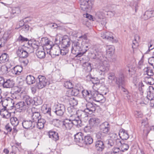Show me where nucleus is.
Segmentation results:
<instances>
[{
	"mask_svg": "<svg viewBox=\"0 0 154 154\" xmlns=\"http://www.w3.org/2000/svg\"><path fill=\"white\" fill-rule=\"evenodd\" d=\"M94 53L95 56L93 58L96 59L98 62H101L100 63V65L98 69L99 75H104L105 72L109 70V65L106 61L104 60V58L103 56V53L101 49H95Z\"/></svg>",
	"mask_w": 154,
	"mask_h": 154,
	"instance_id": "obj_1",
	"label": "nucleus"
},
{
	"mask_svg": "<svg viewBox=\"0 0 154 154\" xmlns=\"http://www.w3.org/2000/svg\"><path fill=\"white\" fill-rule=\"evenodd\" d=\"M82 96L87 101L93 98L97 102H99L103 100V97L102 94H99L96 90L91 91L87 90H83L82 91Z\"/></svg>",
	"mask_w": 154,
	"mask_h": 154,
	"instance_id": "obj_2",
	"label": "nucleus"
},
{
	"mask_svg": "<svg viewBox=\"0 0 154 154\" xmlns=\"http://www.w3.org/2000/svg\"><path fill=\"white\" fill-rule=\"evenodd\" d=\"M35 86L38 89H42L49 84V82L44 76L39 75L35 80Z\"/></svg>",
	"mask_w": 154,
	"mask_h": 154,
	"instance_id": "obj_3",
	"label": "nucleus"
},
{
	"mask_svg": "<svg viewBox=\"0 0 154 154\" xmlns=\"http://www.w3.org/2000/svg\"><path fill=\"white\" fill-rule=\"evenodd\" d=\"M100 122V120L97 118H92L90 119L89 121V124L90 126H86L84 130L85 132H89L91 131V127H95L99 125Z\"/></svg>",
	"mask_w": 154,
	"mask_h": 154,
	"instance_id": "obj_4",
	"label": "nucleus"
},
{
	"mask_svg": "<svg viewBox=\"0 0 154 154\" xmlns=\"http://www.w3.org/2000/svg\"><path fill=\"white\" fill-rule=\"evenodd\" d=\"M148 90L147 96L146 97L142 98V99H143V103L145 104L148 103L149 100H151L154 97V88L152 86H149Z\"/></svg>",
	"mask_w": 154,
	"mask_h": 154,
	"instance_id": "obj_5",
	"label": "nucleus"
},
{
	"mask_svg": "<svg viewBox=\"0 0 154 154\" xmlns=\"http://www.w3.org/2000/svg\"><path fill=\"white\" fill-rule=\"evenodd\" d=\"M91 80L94 85L93 88L94 89H96L95 88H96L97 90L100 89L101 90L102 88H103L104 89H106V91L103 92V93L105 95L106 94L108 91V89L104 86H101V84L100 83V81L97 78H91Z\"/></svg>",
	"mask_w": 154,
	"mask_h": 154,
	"instance_id": "obj_6",
	"label": "nucleus"
},
{
	"mask_svg": "<svg viewBox=\"0 0 154 154\" xmlns=\"http://www.w3.org/2000/svg\"><path fill=\"white\" fill-rule=\"evenodd\" d=\"M94 19L96 20L102 25H105L106 23V18L105 17L104 14L102 12H97L95 15Z\"/></svg>",
	"mask_w": 154,
	"mask_h": 154,
	"instance_id": "obj_7",
	"label": "nucleus"
},
{
	"mask_svg": "<svg viewBox=\"0 0 154 154\" xmlns=\"http://www.w3.org/2000/svg\"><path fill=\"white\" fill-rule=\"evenodd\" d=\"M65 107L63 104L57 105L55 108L53 109V111L58 116H61L65 111Z\"/></svg>",
	"mask_w": 154,
	"mask_h": 154,
	"instance_id": "obj_8",
	"label": "nucleus"
},
{
	"mask_svg": "<svg viewBox=\"0 0 154 154\" xmlns=\"http://www.w3.org/2000/svg\"><path fill=\"white\" fill-rule=\"evenodd\" d=\"M80 8L83 11H88L91 9L92 4L90 1L82 0L80 2Z\"/></svg>",
	"mask_w": 154,
	"mask_h": 154,
	"instance_id": "obj_9",
	"label": "nucleus"
},
{
	"mask_svg": "<svg viewBox=\"0 0 154 154\" xmlns=\"http://www.w3.org/2000/svg\"><path fill=\"white\" fill-rule=\"evenodd\" d=\"M60 122L62 128L66 130H70L74 125V123L69 119H66Z\"/></svg>",
	"mask_w": 154,
	"mask_h": 154,
	"instance_id": "obj_10",
	"label": "nucleus"
},
{
	"mask_svg": "<svg viewBox=\"0 0 154 154\" xmlns=\"http://www.w3.org/2000/svg\"><path fill=\"white\" fill-rule=\"evenodd\" d=\"M115 82L116 84L118 85L119 87H123V86H124L126 84V81L123 74L121 73L119 74L118 76L116 77Z\"/></svg>",
	"mask_w": 154,
	"mask_h": 154,
	"instance_id": "obj_11",
	"label": "nucleus"
},
{
	"mask_svg": "<svg viewBox=\"0 0 154 154\" xmlns=\"http://www.w3.org/2000/svg\"><path fill=\"white\" fill-rule=\"evenodd\" d=\"M69 116V119L74 123V125L77 126L78 127L81 126V121L77 117V114L72 113Z\"/></svg>",
	"mask_w": 154,
	"mask_h": 154,
	"instance_id": "obj_12",
	"label": "nucleus"
},
{
	"mask_svg": "<svg viewBox=\"0 0 154 154\" xmlns=\"http://www.w3.org/2000/svg\"><path fill=\"white\" fill-rule=\"evenodd\" d=\"M100 129L103 133L107 134L110 131V125L108 122H105L100 125Z\"/></svg>",
	"mask_w": 154,
	"mask_h": 154,
	"instance_id": "obj_13",
	"label": "nucleus"
},
{
	"mask_svg": "<svg viewBox=\"0 0 154 154\" xmlns=\"http://www.w3.org/2000/svg\"><path fill=\"white\" fill-rule=\"evenodd\" d=\"M23 127L26 129H32L35 127V124L31 119L23 120L22 123Z\"/></svg>",
	"mask_w": 154,
	"mask_h": 154,
	"instance_id": "obj_14",
	"label": "nucleus"
},
{
	"mask_svg": "<svg viewBox=\"0 0 154 154\" xmlns=\"http://www.w3.org/2000/svg\"><path fill=\"white\" fill-rule=\"evenodd\" d=\"M36 109V108L35 107H33L32 108L31 111L32 112V115L31 116V120L34 122L35 124L36 122L38 120L41 119V116L39 112H35L34 110Z\"/></svg>",
	"mask_w": 154,
	"mask_h": 154,
	"instance_id": "obj_15",
	"label": "nucleus"
},
{
	"mask_svg": "<svg viewBox=\"0 0 154 154\" xmlns=\"http://www.w3.org/2000/svg\"><path fill=\"white\" fill-rule=\"evenodd\" d=\"M96 105L94 103L88 102L86 104V109L85 110L89 113L91 114L95 111Z\"/></svg>",
	"mask_w": 154,
	"mask_h": 154,
	"instance_id": "obj_16",
	"label": "nucleus"
},
{
	"mask_svg": "<svg viewBox=\"0 0 154 154\" xmlns=\"http://www.w3.org/2000/svg\"><path fill=\"white\" fill-rule=\"evenodd\" d=\"M49 50L50 51V54H52L56 56H58L60 52V48L58 45H56L52 47L51 45H49Z\"/></svg>",
	"mask_w": 154,
	"mask_h": 154,
	"instance_id": "obj_17",
	"label": "nucleus"
},
{
	"mask_svg": "<svg viewBox=\"0 0 154 154\" xmlns=\"http://www.w3.org/2000/svg\"><path fill=\"white\" fill-rule=\"evenodd\" d=\"M105 141L97 140L95 143V147L98 151H102L105 148Z\"/></svg>",
	"mask_w": 154,
	"mask_h": 154,
	"instance_id": "obj_18",
	"label": "nucleus"
},
{
	"mask_svg": "<svg viewBox=\"0 0 154 154\" xmlns=\"http://www.w3.org/2000/svg\"><path fill=\"white\" fill-rule=\"evenodd\" d=\"M82 110H78L76 112V114L77 116V117L80 119L81 120L85 119H87L88 118V115L86 112Z\"/></svg>",
	"mask_w": 154,
	"mask_h": 154,
	"instance_id": "obj_19",
	"label": "nucleus"
},
{
	"mask_svg": "<svg viewBox=\"0 0 154 154\" xmlns=\"http://www.w3.org/2000/svg\"><path fill=\"white\" fill-rule=\"evenodd\" d=\"M14 82L12 79H5L2 86L4 88H12L14 85Z\"/></svg>",
	"mask_w": 154,
	"mask_h": 154,
	"instance_id": "obj_20",
	"label": "nucleus"
},
{
	"mask_svg": "<svg viewBox=\"0 0 154 154\" xmlns=\"http://www.w3.org/2000/svg\"><path fill=\"white\" fill-rule=\"evenodd\" d=\"M70 45V42L68 36H65L62 39V48H68Z\"/></svg>",
	"mask_w": 154,
	"mask_h": 154,
	"instance_id": "obj_21",
	"label": "nucleus"
},
{
	"mask_svg": "<svg viewBox=\"0 0 154 154\" xmlns=\"http://www.w3.org/2000/svg\"><path fill=\"white\" fill-rule=\"evenodd\" d=\"M36 54L38 58L40 59L44 58L45 56V53L44 51V48L41 47L36 50Z\"/></svg>",
	"mask_w": 154,
	"mask_h": 154,
	"instance_id": "obj_22",
	"label": "nucleus"
},
{
	"mask_svg": "<svg viewBox=\"0 0 154 154\" xmlns=\"http://www.w3.org/2000/svg\"><path fill=\"white\" fill-rule=\"evenodd\" d=\"M18 56L20 58H26L28 56V53L21 48H19L17 51Z\"/></svg>",
	"mask_w": 154,
	"mask_h": 154,
	"instance_id": "obj_23",
	"label": "nucleus"
},
{
	"mask_svg": "<svg viewBox=\"0 0 154 154\" xmlns=\"http://www.w3.org/2000/svg\"><path fill=\"white\" fill-rule=\"evenodd\" d=\"M83 138V134L81 132L77 133L74 135L75 141L77 143L82 144Z\"/></svg>",
	"mask_w": 154,
	"mask_h": 154,
	"instance_id": "obj_24",
	"label": "nucleus"
},
{
	"mask_svg": "<svg viewBox=\"0 0 154 154\" xmlns=\"http://www.w3.org/2000/svg\"><path fill=\"white\" fill-rule=\"evenodd\" d=\"M23 99L25 101L27 105H32L33 103V98L27 95H24L23 96Z\"/></svg>",
	"mask_w": 154,
	"mask_h": 154,
	"instance_id": "obj_25",
	"label": "nucleus"
},
{
	"mask_svg": "<svg viewBox=\"0 0 154 154\" xmlns=\"http://www.w3.org/2000/svg\"><path fill=\"white\" fill-rule=\"evenodd\" d=\"M15 104V107L16 109H19L21 110H24L26 109V106L25 103L23 101H21L15 103H13V104Z\"/></svg>",
	"mask_w": 154,
	"mask_h": 154,
	"instance_id": "obj_26",
	"label": "nucleus"
},
{
	"mask_svg": "<svg viewBox=\"0 0 154 154\" xmlns=\"http://www.w3.org/2000/svg\"><path fill=\"white\" fill-rule=\"evenodd\" d=\"M95 137L97 140L105 141L106 138V136L101 131H99L95 134Z\"/></svg>",
	"mask_w": 154,
	"mask_h": 154,
	"instance_id": "obj_27",
	"label": "nucleus"
},
{
	"mask_svg": "<svg viewBox=\"0 0 154 154\" xmlns=\"http://www.w3.org/2000/svg\"><path fill=\"white\" fill-rule=\"evenodd\" d=\"M22 67L21 66H17L11 69V72L13 74L19 75L20 74L22 71Z\"/></svg>",
	"mask_w": 154,
	"mask_h": 154,
	"instance_id": "obj_28",
	"label": "nucleus"
},
{
	"mask_svg": "<svg viewBox=\"0 0 154 154\" xmlns=\"http://www.w3.org/2000/svg\"><path fill=\"white\" fill-rule=\"evenodd\" d=\"M80 44L78 42H75L72 45L71 52L73 54H75L76 51H79L80 49Z\"/></svg>",
	"mask_w": 154,
	"mask_h": 154,
	"instance_id": "obj_29",
	"label": "nucleus"
},
{
	"mask_svg": "<svg viewBox=\"0 0 154 154\" xmlns=\"http://www.w3.org/2000/svg\"><path fill=\"white\" fill-rule=\"evenodd\" d=\"M93 142V139L89 135L85 136L84 137L82 144L84 145H90Z\"/></svg>",
	"mask_w": 154,
	"mask_h": 154,
	"instance_id": "obj_30",
	"label": "nucleus"
},
{
	"mask_svg": "<svg viewBox=\"0 0 154 154\" xmlns=\"http://www.w3.org/2000/svg\"><path fill=\"white\" fill-rule=\"evenodd\" d=\"M101 37L103 39H106L109 41L113 42V37L112 33L106 32L101 34Z\"/></svg>",
	"mask_w": 154,
	"mask_h": 154,
	"instance_id": "obj_31",
	"label": "nucleus"
},
{
	"mask_svg": "<svg viewBox=\"0 0 154 154\" xmlns=\"http://www.w3.org/2000/svg\"><path fill=\"white\" fill-rule=\"evenodd\" d=\"M39 45L40 43L38 42L35 41L32 43H31L30 49H31V48L32 49H31V50L29 51V52L32 53L34 51V49H36L37 50L39 48H41V46L40 47Z\"/></svg>",
	"mask_w": 154,
	"mask_h": 154,
	"instance_id": "obj_32",
	"label": "nucleus"
},
{
	"mask_svg": "<svg viewBox=\"0 0 154 154\" xmlns=\"http://www.w3.org/2000/svg\"><path fill=\"white\" fill-rule=\"evenodd\" d=\"M144 123L142 122V125L141 126V128H142L145 127L144 129L143 128V131L144 132L146 131L147 134H148L149 132L150 131H154V126H152L150 127H149L148 125L146 124L144 125Z\"/></svg>",
	"mask_w": 154,
	"mask_h": 154,
	"instance_id": "obj_33",
	"label": "nucleus"
},
{
	"mask_svg": "<svg viewBox=\"0 0 154 154\" xmlns=\"http://www.w3.org/2000/svg\"><path fill=\"white\" fill-rule=\"evenodd\" d=\"M49 137L55 141L58 140L59 138V136L57 132L52 131H50L49 132Z\"/></svg>",
	"mask_w": 154,
	"mask_h": 154,
	"instance_id": "obj_34",
	"label": "nucleus"
},
{
	"mask_svg": "<svg viewBox=\"0 0 154 154\" xmlns=\"http://www.w3.org/2000/svg\"><path fill=\"white\" fill-rule=\"evenodd\" d=\"M35 80L34 77L31 75H27L26 78V83L29 85H31L34 83Z\"/></svg>",
	"mask_w": 154,
	"mask_h": 154,
	"instance_id": "obj_35",
	"label": "nucleus"
},
{
	"mask_svg": "<svg viewBox=\"0 0 154 154\" xmlns=\"http://www.w3.org/2000/svg\"><path fill=\"white\" fill-rule=\"evenodd\" d=\"M119 135H121L120 137L123 140H126L129 138V135L127 131L123 129L119 132Z\"/></svg>",
	"mask_w": 154,
	"mask_h": 154,
	"instance_id": "obj_36",
	"label": "nucleus"
},
{
	"mask_svg": "<svg viewBox=\"0 0 154 154\" xmlns=\"http://www.w3.org/2000/svg\"><path fill=\"white\" fill-rule=\"evenodd\" d=\"M45 122V119H41L37 121L36 123L35 124V125L38 129H42L44 127Z\"/></svg>",
	"mask_w": 154,
	"mask_h": 154,
	"instance_id": "obj_37",
	"label": "nucleus"
},
{
	"mask_svg": "<svg viewBox=\"0 0 154 154\" xmlns=\"http://www.w3.org/2000/svg\"><path fill=\"white\" fill-rule=\"evenodd\" d=\"M0 114L3 116V117L6 119L10 118L11 116V114L6 110L4 109H1L0 111Z\"/></svg>",
	"mask_w": 154,
	"mask_h": 154,
	"instance_id": "obj_38",
	"label": "nucleus"
},
{
	"mask_svg": "<svg viewBox=\"0 0 154 154\" xmlns=\"http://www.w3.org/2000/svg\"><path fill=\"white\" fill-rule=\"evenodd\" d=\"M8 60V55L5 53H4L0 55V63H5Z\"/></svg>",
	"mask_w": 154,
	"mask_h": 154,
	"instance_id": "obj_39",
	"label": "nucleus"
},
{
	"mask_svg": "<svg viewBox=\"0 0 154 154\" xmlns=\"http://www.w3.org/2000/svg\"><path fill=\"white\" fill-rule=\"evenodd\" d=\"M114 47L112 45H108L106 46V52L107 54L110 56L114 53Z\"/></svg>",
	"mask_w": 154,
	"mask_h": 154,
	"instance_id": "obj_40",
	"label": "nucleus"
},
{
	"mask_svg": "<svg viewBox=\"0 0 154 154\" xmlns=\"http://www.w3.org/2000/svg\"><path fill=\"white\" fill-rule=\"evenodd\" d=\"M143 81L149 85H153L154 84V79L151 76L145 77Z\"/></svg>",
	"mask_w": 154,
	"mask_h": 154,
	"instance_id": "obj_41",
	"label": "nucleus"
},
{
	"mask_svg": "<svg viewBox=\"0 0 154 154\" xmlns=\"http://www.w3.org/2000/svg\"><path fill=\"white\" fill-rule=\"evenodd\" d=\"M144 70L145 72L144 74H146L148 76H152L154 75L152 70L149 67L145 68L144 69Z\"/></svg>",
	"mask_w": 154,
	"mask_h": 154,
	"instance_id": "obj_42",
	"label": "nucleus"
},
{
	"mask_svg": "<svg viewBox=\"0 0 154 154\" xmlns=\"http://www.w3.org/2000/svg\"><path fill=\"white\" fill-rule=\"evenodd\" d=\"M81 91L78 89L74 88L71 91H70L69 93L72 96H76L79 92H81Z\"/></svg>",
	"mask_w": 154,
	"mask_h": 154,
	"instance_id": "obj_43",
	"label": "nucleus"
},
{
	"mask_svg": "<svg viewBox=\"0 0 154 154\" xmlns=\"http://www.w3.org/2000/svg\"><path fill=\"white\" fill-rule=\"evenodd\" d=\"M129 148V146L128 144L125 143H122L120 146V148L121 149V151L122 152H124L128 150Z\"/></svg>",
	"mask_w": 154,
	"mask_h": 154,
	"instance_id": "obj_44",
	"label": "nucleus"
},
{
	"mask_svg": "<svg viewBox=\"0 0 154 154\" xmlns=\"http://www.w3.org/2000/svg\"><path fill=\"white\" fill-rule=\"evenodd\" d=\"M11 124L14 127L17 126L19 123V121L15 117L11 118Z\"/></svg>",
	"mask_w": 154,
	"mask_h": 154,
	"instance_id": "obj_45",
	"label": "nucleus"
},
{
	"mask_svg": "<svg viewBox=\"0 0 154 154\" xmlns=\"http://www.w3.org/2000/svg\"><path fill=\"white\" fill-rule=\"evenodd\" d=\"M69 102V104L72 107L76 106L78 104L77 101L73 97L70 99Z\"/></svg>",
	"mask_w": 154,
	"mask_h": 154,
	"instance_id": "obj_46",
	"label": "nucleus"
},
{
	"mask_svg": "<svg viewBox=\"0 0 154 154\" xmlns=\"http://www.w3.org/2000/svg\"><path fill=\"white\" fill-rule=\"evenodd\" d=\"M64 87L70 89L73 88V85L70 81H67L64 84Z\"/></svg>",
	"mask_w": 154,
	"mask_h": 154,
	"instance_id": "obj_47",
	"label": "nucleus"
},
{
	"mask_svg": "<svg viewBox=\"0 0 154 154\" xmlns=\"http://www.w3.org/2000/svg\"><path fill=\"white\" fill-rule=\"evenodd\" d=\"M108 79L109 81H110L111 82L115 81V79H116L115 74L114 73H110L108 75Z\"/></svg>",
	"mask_w": 154,
	"mask_h": 154,
	"instance_id": "obj_48",
	"label": "nucleus"
},
{
	"mask_svg": "<svg viewBox=\"0 0 154 154\" xmlns=\"http://www.w3.org/2000/svg\"><path fill=\"white\" fill-rule=\"evenodd\" d=\"M0 70L3 74H6L8 72V68L5 65L1 66Z\"/></svg>",
	"mask_w": 154,
	"mask_h": 154,
	"instance_id": "obj_49",
	"label": "nucleus"
},
{
	"mask_svg": "<svg viewBox=\"0 0 154 154\" xmlns=\"http://www.w3.org/2000/svg\"><path fill=\"white\" fill-rule=\"evenodd\" d=\"M138 85L139 90L143 93V91L146 89V86L143 84L142 82L139 83Z\"/></svg>",
	"mask_w": 154,
	"mask_h": 154,
	"instance_id": "obj_50",
	"label": "nucleus"
},
{
	"mask_svg": "<svg viewBox=\"0 0 154 154\" xmlns=\"http://www.w3.org/2000/svg\"><path fill=\"white\" fill-rule=\"evenodd\" d=\"M113 154H121V150L119 148H113L112 151Z\"/></svg>",
	"mask_w": 154,
	"mask_h": 154,
	"instance_id": "obj_51",
	"label": "nucleus"
},
{
	"mask_svg": "<svg viewBox=\"0 0 154 154\" xmlns=\"http://www.w3.org/2000/svg\"><path fill=\"white\" fill-rule=\"evenodd\" d=\"M42 42H43L44 41V43L43 42V45L45 46H48L50 45V43L51 42L48 40V39L46 38H42Z\"/></svg>",
	"mask_w": 154,
	"mask_h": 154,
	"instance_id": "obj_52",
	"label": "nucleus"
},
{
	"mask_svg": "<svg viewBox=\"0 0 154 154\" xmlns=\"http://www.w3.org/2000/svg\"><path fill=\"white\" fill-rule=\"evenodd\" d=\"M145 13L149 18L154 16V11H147L145 12Z\"/></svg>",
	"mask_w": 154,
	"mask_h": 154,
	"instance_id": "obj_53",
	"label": "nucleus"
},
{
	"mask_svg": "<svg viewBox=\"0 0 154 154\" xmlns=\"http://www.w3.org/2000/svg\"><path fill=\"white\" fill-rule=\"evenodd\" d=\"M62 49H60V54L63 55H64L68 52V49L67 48H62Z\"/></svg>",
	"mask_w": 154,
	"mask_h": 154,
	"instance_id": "obj_54",
	"label": "nucleus"
},
{
	"mask_svg": "<svg viewBox=\"0 0 154 154\" xmlns=\"http://www.w3.org/2000/svg\"><path fill=\"white\" fill-rule=\"evenodd\" d=\"M20 12L19 8H13L12 9L11 13L13 14H19Z\"/></svg>",
	"mask_w": 154,
	"mask_h": 154,
	"instance_id": "obj_55",
	"label": "nucleus"
},
{
	"mask_svg": "<svg viewBox=\"0 0 154 154\" xmlns=\"http://www.w3.org/2000/svg\"><path fill=\"white\" fill-rule=\"evenodd\" d=\"M68 112L71 115L72 113L76 114L77 111L73 107H69L67 108Z\"/></svg>",
	"mask_w": 154,
	"mask_h": 154,
	"instance_id": "obj_56",
	"label": "nucleus"
},
{
	"mask_svg": "<svg viewBox=\"0 0 154 154\" xmlns=\"http://www.w3.org/2000/svg\"><path fill=\"white\" fill-rule=\"evenodd\" d=\"M33 103L32 105H35L36 106H37L41 104V102L38 99L37 97H35L33 98Z\"/></svg>",
	"mask_w": 154,
	"mask_h": 154,
	"instance_id": "obj_57",
	"label": "nucleus"
},
{
	"mask_svg": "<svg viewBox=\"0 0 154 154\" xmlns=\"http://www.w3.org/2000/svg\"><path fill=\"white\" fill-rule=\"evenodd\" d=\"M8 99H4L2 100V104L3 106L4 107V109L6 108V106L8 105Z\"/></svg>",
	"mask_w": 154,
	"mask_h": 154,
	"instance_id": "obj_58",
	"label": "nucleus"
},
{
	"mask_svg": "<svg viewBox=\"0 0 154 154\" xmlns=\"http://www.w3.org/2000/svg\"><path fill=\"white\" fill-rule=\"evenodd\" d=\"M83 16L84 17L89 19L90 20H92V21L94 20V19L93 17V16L91 15L88 13L84 14H83Z\"/></svg>",
	"mask_w": 154,
	"mask_h": 154,
	"instance_id": "obj_59",
	"label": "nucleus"
},
{
	"mask_svg": "<svg viewBox=\"0 0 154 154\" xmlns=\"http://www.w3.org/2000/svg\"><path fill=\"white\" fill-rule=\"evenodd\" d=\"M107 145L109 147L113 146L115 145V142L112 140H109L107 142Z\"/></svg>",
	"mask_w": 154,
	"mask_h": 154,
	"instance_id": "obj_60",
	"label": "nucleus"
},
{
	"mask_svg": "<svg viewBox=\"0 0 154 154\" xmlns=\"http://www.w3.org/2000/svg\"><path fill=\"white\" fill-rule=\"evenodd\" d=\"M18 40L20 41H21L22 42H27L28 41V39L27 38H25L21 35H20L18 38Z\"/></svg>",
	"mask_w": 154,
	"mask_h": 154,
	"instance_id": "obj_61",
	"label": "nucleus"
},
{
	"mask_svg": "<svg viewBox=\"0 0 154 154\" xmlns=\"http://www.w3.org/2000/svg\"><path fill=\"white\" fill-rule=\"evenodd\" d=\"M148 63L153 66H154V57H150L148 59Z\"/></svg>",
	"mask_w": 154,
	"mask_h": 154,
	"instance_id": "obj_62",
	"label": "nucleus"
},
{
	"mask_svg": "<svg viewBox=\"0 0 154 154\" xmlns=\"http://www.w3.org/2000/svg\"><path fill=\"white\" fill-rule=\"evenodd\" d=\"M134 40L133 41V44L135 45L136 43H137L140 40V37L137 35H136L134 37Z\"/></svg>",
	"mask_w": 154,
	"mask_h": 154,
	"instance_id": "obj_63",
	"label": "nucleus"
},
{
	"mask_svg": "<svg viewBox=\"0 0 154 154\" xmlns=\"http://www.w3.org/2000/svg\"><path fill=\"white\" fill-rule=\"evenodd\" d=\"M129 74L131 75L134 74L135 72V69L134 68V69L130 68L128 70Z\"/></svg>",
	"mask_w": 154,
	"mask_h": 154,
	"instance_id": "obj_64",
	"label": "nucleus"
}]
</instances>
